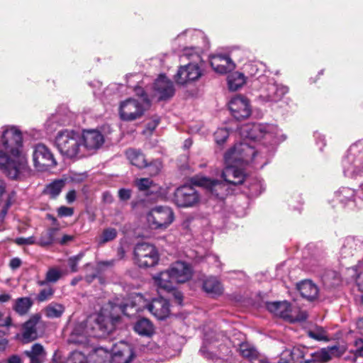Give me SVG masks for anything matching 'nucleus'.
Returning <instances> with one entry per match:
<instances>
[{
  "mask_svg": "<svg viewBox=\"0 0 363 363\" xmlns=\"http://www.w3.org/2000/svg\"><path fill=\"white\" fill-rule=\"evenodd\" d=\"M130 190L121 189L118 191V196L121 200L126 201L130 198Z\"/></svg>",
  "mask_w": 363,
  "mask_h": 363,
  "instance_id": "0e129e2a",
  "label": "nucleus"
},
{
  "mask_svg": "<svg viewBox=\"0 0 363 363\" xmlns=\"http://www.w3.org/2000/svg\"><path fill=\"white\" fill-rule=\"evenodd\" d=\"M264 150H255L251 154V165L256 169H262L267 163V155L269 150L265 147Z\"/></svg>",
  "mask_w": 363,
  "mask_h": 363,
  "instance_id": "c756f323",
  "label": "nucleus"
},
{
  "mask_svg": "<svg viewBox=\"0 0 363 363\" xmlns=\"http://www.w3.org/2000/svg\"><path fill=\"white\" fill-rule=\"evenodd\" d=\"M306 311L301 310L298 306L290 304L288 313L285 315V320L289 323L300 322L306 320Z\"/></svg>",
  "mask_w": 363,
  "mask_h": 363,
  "instance_id": "7c9ffc66",
  "label": "nucleus"
},
{
  "mask_svg": "<svg viewBox=\"0 0 363 363\" xmlns=\"http://www.w3.org/2000/svg\"><path fill=\"white\" fill-rule=\"evenodd\" d=\"M210 64L213 69L218 73L224 74L235 68V64L228 55L216 54L210 57Z\"/></svg>",
  "mask_w": 363,
  "mask_h": 363,
  "instance_id": "aec40b11",
  "label": "nucleus"
},
{
  "mask_svg": "<svg viewBox=\"0 0 363 363\" xmlns=\"http://www.w3.org/2000/svg\"><path fill=\"white\" fill-rule=\"evenodd\" d=\"M145 308L159 320L166 318L169 314V303L163 298L153 299L145 306Z\"/></svg>",
  "mask_w": 363,
  "mask_h": 363,
  "instance_id": "4be33fe9",
  "label": "nucleus"
},
{
  "mask_svg": "<svg viewBox=\"0 0 363 363\" xmlns=\"http://www.w3.org/2000/svg\"><path fill=\"white\" fill-rule=\"evenodd\" d=\"M153 88V93L148 95L150 101L154 98L164 100L172 97L174 94L173 83L163 74L160 75L155 80Z\"/></svg>",
  "mask_w": 363,
  "mask_h": 363,
  "instance_id": "dca6fc26",
  "label": "nucleus"
},
{
  "mask_svg": "<svg viewBox=\"0 0 363 363\" xmlns=\"http://www.w3.org/2000/svg\"><path fill=\"white\" fill-rule=\"evenodd\" d=\"M264 71V65L260 62H253L251 64V74H257Z\"/></svg>",
  "mask_w": 363,
  "mask_h": 363,
  "instance_id": "13d9d810",
  "label": "nucleus"
},
{
  "mask_svg": "<svg viewBox=\"0 0 363 363\" xmlns=\"http://www.w3.org/2000/svg\"><path fill=\"white\" fill-rule=\"evenodd\" d=\"M83 138L81 133L72 130H62L57 133L55 144L60 154L69 159L84 157Z\"/></svg>",
  "mask_w": 363,
  "mask_h": 363,
  "instance_id": "39448f33",
  "label": "nucleus"
},
{
  "mask_svg": "<svg viewBox=\"0 0 363 363\" xmlns=\"http://www.w3.org/2000/svg\"><path fill=\"white\" fill-rule=\"evenodd\" d=\"M308 337L318 341L328 342L330 338L328 335L327 331L322 327L315 326L307 331Z\"/></svg>",
  "mask_w": 363,
  "mask_h": 363,
  "instance_id": "58836bf2",
  "label": "nucleus"
},
{
  "mask_svg": "<svg viewBox=\"0 0 363 363\" xmlns=\"http://www.w3.org/2000/svg\"><path fill=\"white\" fill-rule=\"evenodd\" d=\"M67 363H87V359L83 353L74 351L69 355Z\"/></svg>",
  "mask_w": 363,
  "mask_h": 363,
  "instance_id": "49530a36",
  "label": "nucleus"
},
{
  "mask_svg": "<svg viewBox=\"0 0 363 363\" xmlns=\"http://www.w3.org/2000/svg\"><path fill=\"white\" fill-rule=\"evenodd\" d=\"M134 330L140 335L150 336L153 333L154 328L149 320L141 318L135 324Z\"/></svg>",
  "mask_w": 363,
  "mask_h": 363,
  "instance_id": "f704fd0d",
  "label": "nucleus"
},
{
  "mask_svg": "<svg viewBox=\"0 0 363 363\" xmlns=\"http://www.w3.org/2000/svg\"><path fill=\"white\" fill-rule=\"evenodd\" d=\"M83 138L84 157L99 149L104 143V137L97 130H84L81 134Z\"/></svg>",
  "mask_w": 363,
  "mask_h": 363,
  "instance_id": "f3484780",
  "label": "nucleus"
},
{
  "mask_svg": "<svg viewBox=\"0 0 363 363\" xmlns=\"http://www.w3.org/2000/svg\"><path fill=\"white\" fill-rule=\"evenodd\" d=\"M342 166L345 177L356 178L363 175V141L350 147Z\"/></svg>",
  "mask_w": 363,
  "mask_h": 363,
  "instance_id": "6e6552de",
  "label": "nucleus"
},
{
  "mask_svg": "<svg viewBox=\"0 0 363 363\" xmlns=\"http://www.w3.org/2000/svg\"><path fill=\"white\" fill-rule=\"evenodd\" d=\"M135 185L140 191H145L146 194L152 193L156 189V186L152 180L148 178H142L135 181Z\"/></svg>",
  "mask_w": 363,
  "mask_h": 363,
  "instance_id": "a19ab883",
  "label": "nucleus"
},
{
  "mask_svg": "<svg viewBox=\"0 0 363 363\" xmlns=\"http://www.w3.org/2000/svg\"><path fill=\"white\" fill-rule=\"evenodd\" d=\"M102 352H105L109 355L111 363H129L133 357L131 346L123 341L114 344L110 352L108 349L104 350L103 347L98 348L96 350L97 354H101Z\"/></svg>",
  "mask_w": 363,
  "mask_h": 363,
  "instance_id": "4468645a",
  "label": "nucleus"
},
{
  "mask_svg": "<svg viewBox=\"0 0 363 363\" xmlns=\"http://www.w3.org/2000/svg\"><path fill=\"white\" fill-rule=\"evenodd\" d=\"M251 363H269L268 359L251 347Z\"/></svg>",
  "mask_w": 363,
  "mask_h": 363,
  "instance_id": "3c124183",
  "label": "nucleus"
},
{
  "mask_svg": "<svg viewBox=\"0 0 363 363\" xmlns=\"http://www.w3.org/2000/svg\"><path fill=\"white\" fill-rule=\"evenodd\" d=\"M54 294V289L49 286L45 289H43L40 291L39 294L37 296V300L39 302H44L50 298Z\"/></svg>",
  "mask_w": 363,
  "mask_h": 363,
  "instance_id": "de8ad7c7",
  "label": "nucleus"
},
{
  "mask_svg": "<svg viewBox=\"0 0 363 363\" xmlns=\"http://www.w3.org/2000/svg\"><path fill=\"white\" fill-rule=\"evenodd\" d=\"M229 132L225 128H218L214 133L215 141L218 145L223 144L228 138Z\"/></svg>",
  "mask_w": 363,
  "mask_h": 363,
  "instance_id": "a18cd8bd",
  "label": "nucleus"
},
{
  "mask_svg": "<svg viewBox=\"0 0 363 363\" xmlns=\"http://www.w3.org/2000/svg\"><path fill=\"white\" fill-rule=\"evenodd\" d=\"M263 140L264 145H274L285 140L278 127L273 124L251 123V141Z\"/></svg>",
  "mask_w": 363,
  "mask_h": 363,
  "instance_id": "9d476101",
  "label": "nucleus"
},
{
  "mask_svg": "<svg viewBox=\"0 0 363 363\" xmlns=\"http://www.w3.org/2000/svg\"><path fill=\"white\" fill-rule=\"evenodd\" d=\"M6 363H22V359L20 356L13 354L7 359Z\"/></svg>",
  "mask_w": 363,
  "mask_h": 363,
  "instance_id": "338daca9",
  "label": "nucleus"
},
{
  "mask_svg": "<svg viewBox=\"0 0 363 363\" xmlns=\"http://www.w3.org/2000/svg\"><path fill=\"white\" fill-rule=\"evenodd\" d=\"M261 82L263 85L259 89L258 99L263 104H274L281 101L289 91V88L282 84L274 82H267V77L264 75L259 76V79L252 81L254 87L258 86Z\"/></svg>",
  "mask_w": 363,
  "mask_h": 363,
  "instance_id": "1a4fd4ad",
  "label": "nucleus"
},
{
  "mask_svg": "<svg viewBox=\"0 0 363 363\" xmlns=\"http://www.w3.org/2000/svg\"><path fill=\"white\" fill-rule=\"evenodd\" d=\"M64 186L65 182L62 179L55 180L47 186L45 191L52 198H55L60 194Z\"/></svg>",
  "mask_w": 363,
  "mask_h": 363,
  "instance_id": "79ce46f5",
  "label": "nucleus"
},
{
  "mask_svg": "<svg viewBox=\"0 0 363 363\" xmlns=\"http://www.w3.org/2000/svg\"><path fill=\"white\" fill-rule=\"evenodd\" d=\"M16 242L18 245H32V244H34L35 242L33 237H29L27 238H17L16 240Z\"/></svg>",
  "mask_w": 363,
  "mask_h": 363,
  "instance_id": "680f3d73",
  "label": "nucleus"
},
{
  "mask_svg": "<svg viewBox=\"0 0 363 363\" xmlns=\"http://www.w3.org/2000/svg\"><path fill=\"white\" fill-rule=\"evenodd\" d=\"M354 196V191L350 188L342 187L335 193L337 200L345 204H353L352 200Z\"/></svg>",
  "mask_w": 363,
  "mask_h": 363,
  "instance_id": "e433bc0d",
  "label": "nucleus"
},
{
  "mask_svg": "<svg viewBox=\"0 0 363 363\" xmlns=\"http://www.w3.org/2000/svg\"><path fill=\"white\" fill-rule=\"evenodd\" d=\"M229 108L237 121H241L250 116V104L246 96L238 95L233 98L229 102Z\"/></svg>",
  "mask_w": 363,
  "mask_h": 363,
  "instance_id": "a211bd4d",
  "label": "nucleus"
},
{
  "mask_svg": "<svg viewBox=\"0 0 363 363\" xmlns=\"http://www.w3.org/2000/svg\"><path fill=\"white\" fill-rule=\"evenodd\" d=\"M169 271L175 283H184L192 276L191 267L185 262L178 261L172 264Z\"/></svg>",
  "mask_w": 363,
  "mask_h": 363,
  "instance_id": "6ab92c4d",
  "label": "nucleus"
},
{
  "mask_svg": "<svg viewBox=\"0 0 363 363\" xmlns=\"http://www.w3.org/2000/svg\"><path fill=\"white\" fill-rule=\"evenodd\" d=\"M292 359L298 363H326L335 357L342 354L337 345L327 347L310 353L308 349L303 346H296L290 352Z\"/></svg>",
  "mask_w": 363,
  "mask_h": 363,
  "instance_id": "0eeeda50",
  "label": "nucleus"
},
{
  "mask_svg": "<svg viewBox=\"0 0 363 363\" xmlns=\"http://www.w3.org/2000/svg\"><path fill=\"white\" fill-rule=\"evenodd\" d=\"M200 196L194 187L184 185L177 189L174 202L178 207L189 208L199 203Z\"/></svg>",
  "mask_w": 363,
  "mask_h": 363,
  "instance_id": "2eb2a0df",
  "label": "nucleus"
},
{
  "mask_svg": "<svg viewBox=\"0 0 363 363\" xmlns=\"http://www.w3.org/2000/svg\"><path fill=\"white\" fill-rule=\"evenodd\" d=\"M74 239V237L72 235H63L62 237L58 235V239L57 243L61 245H66L68 243L72 242Z\"/></svg>",
  "mask_w": 363,
  "mask_h": 363,
  "instance_id": "052dcab7",
  "label": "nucleus"
},
{
  "mask_svg": "<svg viewBox=\"0 0 363 363\" xmlns=\"http://www.w3.org/2000/svg\"><path fill=\"white\" fill-rule=\"evenodd\" d=\"M357 244L353 238H347L345 239L340 250V255L342 258H346L354 255L357 250Z\"/></svg>",
  "mask_w": 363,
  "mask_h": 363,
  "instance_id": "4c0bfd02",
  "label": "nucleus"
},
{
  "mask_svg": "<svg viewBox=\"0 0 363 363\" xmlns=\"http://www.w3.org/2000/svg\"><path fill=\"white\" fill-rule=\"evenodd\" d=\"M354 345L356 347V350H354V355L356 357H363V340L357 339L354 342Z\"/></svg>",
  "mask_w": 363,
  "mask_h": 363,
  "instance_id": "bf43d9fd",
  "label": "nucleus"
},
{
  "mask_svg": "<svg viewBox=\"0 0 363 363\" xmlns=\"http://www.w3.org/2000/svg\"><path fill=\"white\" fill-rule=\"evenodd\" d=\"M153 280L160 291L170 292L175 289V281L172 279L169 269L155 274L153 277Z\"/></svg>",
  "mask_w": 363,
  "mask_h": 363,
  "instance_id": "5701e85b",
  "label": "nucleus"
},
{
  "mask_svg": "<svg viewBox=\"0 0 363 363\" xmlns=\"http://www.w3.org/2000/svg\"><path fill=\"white\" fill-rule=\"evenodd\" d=\"M297 289L303 298L310 301L316 298L318 294L317 286L309 280H305L298 284Z\"/></svg>",
  "mask_w": 363,
  "mask_h": 363,
  "instance_id": "393cba45",
  "label": "nucleus"
},
{
  "mask_svg": "<svg viewBox=\"0 0 363 363\" xmlns=\"http://www.w3.org/2000/svg\"><path fill=\"white\" fill-rule=\"evenodd\" d=\"M240 134L243 141L236 143L224 155L226 164L222 173L224 182L207 177H201L197 182L199 186L206 188L213 196L220 199H223L227 194V184H241L244 180V174L241 169L238 168V166L245 160L250 150L249 128L247 126L241 127Z\"/></svg>",
  "mask_w": 363,
  "mask_h": 363,
  "instance_id": "f257e3e1",
  "label": "nucleus"
},
{
  "mask_svg": "<svg viewBox=\"0 0 363 363\" xmlns=\"http://www.w3.org/2000/svg\"><path fill=\"white\" fill-rule=\"evenodd\" d=\"M290 303L284 301H274L267 303V310L274 315L280 317L285 320V315L288 313Z\"/></svg>",
  "mask_w": 363,
  "mask_h": 363,
  "instance_id": "c85d7f7f",
  "label": "nucleus"
},
{
  "mask_svg": "<svg viewBox=\"0 0 363 363\" xmlns=\"http://www.w3.org/2000/svg\"><path fill=\"white\" fill-rule=\"evenodd\" d=\"M65 310L62 304L52 302L45 308V315L48 318H58L62 316Z\"/></svg>",
  "mask_w": 363,
  "mask_h": 363,
  "instance_id": "c9c22d12",
  "label": "nucleus"
},
{
  "mask_svg": "<svg viewBox=\"0 0 363 363\" xmlns=\"http://www.w3.org/2000/svg\"><path fill=\"white\" fill-rule=\"evenodd\" d=\"M128 304H119L108 301L98 313L88 317L85 323L77 324L69 337V342L85 344L88 337H102L111 333L119 320L120 314L130 315L127 311Z\"/></svg>",
  "mask_w": 363,
  "mask_h": 363,
  "instance_id": "f03ea898",
  "label": "nucleus"
},
{
  "mask_svg": "<svg viewBox=\"0 0 363 363\" xmlns=\"http://www.w3.org/2000/svg\"><path fill=\"white\" fill-rule=\"evenodd\" d=\"M28 169L22 131L16 125L2 126L0 128V170L9 178L18 179Z\"/></svg>",
  "mask_w": 363,
  "mask_h": 363,
  "instance_id": "7ed1b4c3",
  "label": "nucleus"
},
{
  "mask_svg": "<svg viewBox=\"0 0 363 363\" xmlns=\"http://www.w3.org/2000/svg\"><path fill=\"white\" fill-rule=\"evenodd\" d=\"M147 168V172L151 175L157 174L162 169V162L159 160H155L150 162L149 164H147L145 167Z\"/></svg>",
  "mask_w": 363,
  "mask_h": 363,
  "instance_id": "8fccbe9b",
  "label": "nucleus"
},
{
  "mask_svg": "<svg viewBox=\"0 0 363 363\" xmlns=\"http://www.w3.org/2000/svg\"><path fill=\"white\" fill-rule=\"evenodd\" d=\"M23 354L30 359V363H43L46 352L42 345L35 343L30 350H25Z\"/></svg>",
  "mask_w": 363,
  "mask_h": 363,
  "instance_id": "cd10ccee",
  "label": "nucleus"
},
{
  "mask_svg": "<svg viewBox=\"0 0 363 363\" xmlns=\"http://www.w3.org/2000/svg\"><path fill=\"white\" fill-rule=\"evenodd\" d=\"M182 57L190 62L179 67L174 76L176 83L186 85L199 79L203 74V62L200 55V50L197 48H185Z\"/></svg>",
  "mask_w": 363,
  "mask_h": 363,
  "instance_id": "20e7f679",
  "label": "nucleus"
},
{
  "mask_svg": "<svg viewBox=\"0 0 363 363\" xmlns=\"http://www.w3.org/2000/svg\"><path fill=\"white\" fill-rule=\"evenodd\" d=\"M47 281L50 283L57 282L62 276V272L57 268L52 267L46 273Z\"/></svg>",
  "mask_w": 363,
  "mask_h": 363,
  "instance_id": "c03bdc74",
  "label": "nucleus"
},
{
  "mask_svg": "<svg viewBox=\"0 0 363 363\" xmlns=\"http://www.w3.org/2000/svg\"><path fill=\"white\" fill-rule=\"evenodd\" d=\"M134 256L135 262L140 267H153L159 260L155 247L146 242L139 243L135 246Z\"/></svg>",
  "mask_w": 363,
  "mask_h": 363,
  "instance_id": "ddd939ff",
  "label": "nucleus"
},
{
  "mask_svg": "<svg viewBox=\"0 0 363 363\" xmlns=\"http://www.w3.org/2000/svg\"><path fill=\"white\" fill-rule=\"evenodd\" d=\"M356 281L359 290L363 293V272L357 276Z\"/></svg>",
  "mask_w": 363,
  "mask_h": 363,
  "instance_id": "774afa93",
  "label": "nucleus"
},
{
  "mask_svg": "<svg viewBox=\"0 0 363 363\" xmlns=\"http://www.w3.org/2000/svg\"><path fill=\"white\" fill-rule=\"evenodd\" d=\"M245 77L239 72L230 73L227 77V82L228 89L230 91H236L239 89L245 83Z\"/></svg>",
  "mask_w": 363,
  "mask_h": 363,
  "instance_id": "72a5a7b5",
  "label": "nucleus"
},
{
  "mask_svg": "<svg viewBox=\"0 0 363 363\" xmlns=\"http://www.w3.org/2000/svg\"><path fill=\"white\" fill-rule=\"evenodd\" d=\"M126 157L130 162L138 168H143L147 166V161L144 155L139 150L129 149L126 151Z\"/></svg>",
  "mask_w": 363,
  "mask_h": 363,
  "instance_id": "473e14b6",
  "label": "nucleus"
},
{
  "mask_svg": "<svg viewBox=\"0 0 363 363\" xmlns=\"http://www.w3.org/2000/svg\"><path fill=\"white\" fill-rule=\"evenodd\" d=\"M41 316L40 314H34L23 324L21 340L23 343H28L38 337L37 324L39 323Z\"/></svg>",
  "mask_w": 363,
  "mask_h": 363,
  "instance_id": "412c9836",
  "label": "nucleus"
},
{
  "mask_svg": "<svg viewBox=\"0 0 363 363\" xmlns=\"http://www.w3.org/2000/svg\"><path fill=\"white\" fill-rule=\"evenodd\" d=\"M203 38V33L200 30H194V29H187L182 33H179L176 38L175 40L179 44H183L184 49L185 48H197L200 50L201 49L199 47L196 46H190L188 47L187 44H194L198 43L200 39Z\"/></svg>",
  "mask_w": 363,
  "mask_h": 363,
  "instance_id": "b1692460",
  "label": "nucleus"
},
{
  "mask_svg": "<svg viewBox=\"0 0 363 363\" xmlns=\"http://www.w3.org/2000/svg\"><path fill=\"white\" fill-rule=\"evenodd\" d=\"M57 212L59 217H70L74 213V209L71 207L62 206L57 208Z\"/></svg>",
  "mask_w": 363,
  "mask_h": 363,
  "instance_id": "864d4df0",
  "label": "nucleus"
},
{
  "mask_svg": "<svg viewBox=\"0 0 363 363\" xmlns=\"http://www.w3.org/2000/svg\"><path fill=\"white\" fill-rule=\"evenodd\" d=\"M225 341L227 338L225 337V335L223 333H218L216 334L215 332H211V333H206L205 334L204 337V345L201 348V350L203 351L204 348L206 347V345H214L216 342H218L219 340Z\"/></svg>",
  "mask_w": 363,
  "mask_h": 363,
  "instance_id": "37998d69",
  "label": "nucleus"
},
{
  "mask_svg": "<svg viewBox=\"0 0 363 363\" xmlns=\"http://www.w3.org/2000/svg\"><path fill=\"white\" fill-rule=\"evenodd\" d=\"M160 123V118L155 116L152 120L147 124V129L150 132L153 131Z\"/></svg>",
  "mask_w": 363,
  "mask_h": 363,
  "instance_id": "e2e57ef3",
  "label": "nucleus"
},
{
  "mask_svg": "<svg viewBox=\"0 0 363 363\" xmlns=\"http://www.w3.org/2000/svg\"><path fill=\"white\" fill-rule=\"evenodd\" d=\"M60 229L57 227L49 228L42 232L37 244L42 247L50 246L57 243Z\"/></svg>",
  "mask_w": 363,
  "mask_h": 363,
  "instance_id": "bb28decb",
  "label": "nucleus"
},
{
  "mask_svg": "<svg viewBox=\"0 0 363 363\" xmlns=\"http://www.w3.org/2000/svg\"><path fill=\"white\" fill-rule=\"evenodd\" d=\"M84 254L79 253L75 256H72L68 259V264L72 272L77 271V264L83 257Z\"/></svg>",
  "mask_w": 363,
  "mask_h": 363,
  "instance_id": "603ef678",
  "label": "nucleus"
},
{
  "mask_svg": "<svg viewBox=\"0 0 363 363\" xmlns=\"http://www.w3.org/2000/svg\"><path fill=\"white\" fill-rule=\"evenodd\" d=\"M11 325V318L8 316L5 319H3V314L0 312V326L9 327Z\"/></svg>",
  "mask_w": 363,
  "mask_h": 363,
  "instance_id": "69168bd1",
  "label": "nucleus"
},
{
  "mask_svg": "<svg viewBox=\"0 0 363 363\" xmlns=\"http://www.w3.org/2000/svg\"><path fill=\"white\" fill-rule=\"evenodd\" d=\"M203 289L212 296H218L223 294V287L216 277H209L203 280Z\"/></svg>",
  "mask_w": 363,
  "mask_h": 363,
  "instance_id": "a878e982",
  "label": "nucleus"
},
{
  "mask_svg": "<svg viewBox=\"0 0 363 363\" xmlns=\"http://www.w3.org/2000/svg\"><path fill=\"white\" fill-rule=\"evenodd\" d=\"M32 159L34 167L38 172H45L57 165V161L51 150L44 144L33 146Z\"/></svg>",
  "mask_w": 363,
  "mask_h": 363,
  "instance_id": "9b49d317",
  "label": "nucleus"
},
{
  "mask_svg": "<svg viewBox=\"0 0 363 363\" xmlns=\"http://www.w3.org/2000/svg\"><path fill=\"white\" fill-rule=\"evenodd\" d=\"M147 220L152 229L163 230L174 220L172 210L167 206H157L147 215Z\"/></svg>",
  "mask_w": 363,
  "mask_h": 363,
  "instance_id": "f8f14e48",
  "label": "nucleus"
},
{
  "mask_svg": "<svg viewBox=\"0 0 363 363\" xmlns=\"http://www.w3.org/2000/svg\"><path fill=\"white\" fill-rule=\"evenodd\" d=\"M135 91L138 96V99L129 98L120 104L119 116L123 121H132L136 120L140 118L150 107V99L147 91L137 86Z\"/></svg>",
  "mask_w": 363,
  "mask_h": 363,
  "instance_id": "423d86ee",
  "label": "nucleus"
},
{
  "mask_svg": "<svg viewBox=\"0 0 363 363\" xmlns=\"http://www.w3.org/2000/svg\"><path fill=\"white\" fill-rule=\"evenodd\" d=\"M33 304V301L29 297L18 298L15 300L13 309L20 315H24L28 313Z\"/></svg>",
  "mask_w": 363,
  "mask_h": 363,
  "instance_id": "2f4dec72",
  "label": "nucleus"
},
{
  "mask_svg": "<svg viewBox=\"0 0 363 363\" xmlns=\"http://www.w3.org/2000/svg\"><path fill=\"white\" fill-rule=\"evenodd\" d=\"M6 335L7 333L5 331L0 330V352H4L9 345V340L6 338Z\"/></svg>",
  "mask_w": 363,
  "mask_h": 363,
  "instance_id": "6e6d98bb",
  "label": "nucleus"
},
{
  "mask_svg": "<svg viewBox=\"0 0 363 363\" xmlns=\"http://www.w3.org/2000/svg\"><path fill=\"white\" fill-rule=\"evenodd\" d=\"M53 123L62 125L65 123V121L60 118L58 113H55L52 115L47 121L48 126H52Z\"/></svg>",
  "mask_w": 363,
  "mask_h": 363,
  "instance_id": "4d7b16f0",
  "label": "nucleus"
},
{
  "mask_svg": "<svg viewBox=\"0 0 363 363\" xmlns=\"http://www.w3.org/2000/svg\"><path fill=\"white\" fill-rule=\"evenodd\" d=\"M118 235L116 229L113 228H105L101 235L96 238V241L99 245H103L106 242L113 240Z\"/></svg>",
  "mask_w": 363,
  "mask_h": 363,
  "instance_id": "ea45409f",
  "label": "nucleus"
},
{
  "mask_svg": "<svg viewBox=\"0 0 363 363\" xmlns=\"http://www.w3.org/2000/svg\"><path fill=\"white\" fill-rule=\"evenodd\" d=\"M254 190V194L256 196H259L264 190L262 181L258 177L251 179V190Z\"/></svg>",
  "mask_w": 363,
  "mask_h": 363,
  "instance_id": "09e8293b",
  "label": "nucleus"
},
{
  "mask_svg": "<svg viewBox=\"0 0 363 363\" xmlns=\"http://www.w3.org/2000/svg\"><path fill=\"white\" fill-rule=\"evenodd\" d=\"M238 351L239 354L245 357H250V344L247 342H242L239 345V347L238 348Z\"/></svg>",
  "mask_w": 363,
  "mask_h": 363,
  "instance_id": "5fc2aeb1",
  "label": "nucleus"
}]
</instances>
